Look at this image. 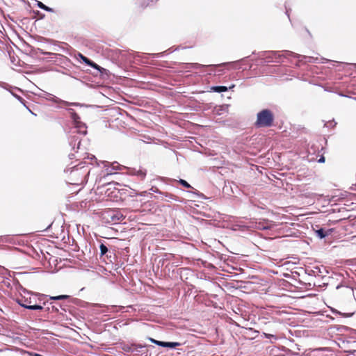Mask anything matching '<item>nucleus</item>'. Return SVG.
<instances>
[{"label": "nucleus", "instance_id": "4468645a", "mask_svg": "<svg viewBox=\"0 0 356 356\" xmlns=\"http://www.w3.org/2000/svg\"><path fill=\"white\" fill-rule=\"evenodd\" d=\"M120 169V165L118 163H113L111 166L106 169V175H112L116 174V170Z\"/></svg>", "mask_w": 356, "mask_h": 356}, {"label": "nucleus", "instance_id": "ddd939ff", "mask_svg": "<svg viewBox=\"0 0 356 356\" xmlns=\"http://www.w3.org/2000/svg\"><path fill=\"white\" fill-rule=\"evenodd\" d=\"M145 347V345L142 344H131V346H128L124 348V350L127 352H136L140 353V350Z\"/></svg>", "mask_w": 356, "mask_h": 356}, {"label": "nucleus", "instance_id": "cd10ccee", "mask_svg": "<svg viewBox=\"0 0 356 356\" xmlns=\"http://www.w3.org/2000/svg\"><path fill=\"white\" fill-rule=\"evenodd\" d=\"M152 192L154 193H159L160 195H164V193L163 192H161L157 188H154V187H152L151 189H150Z\"/></svg>", "mask_w": 356, "mask_h": 356}, {"label": "nucleus", "instance_id": "2eb2a0df", "mask_svg": "<svg viewBox=\"0 0 356 356\" xmlns=\"http://www.w3.org/2000/svg\"><path fill=\"white\" fill-rule=\"evenodd\" d=\"M234 86H235V85H234V84H232L229 88H227V86H212L211 88V89L212 91H213L215 92L220 93V92H226L228 90V89H232V88H234Z\"/></svg>", "mask_w": 356, "mask_h": 356}, {"label": "nucleus", "instance_id": "f3484780", "mask_svg": "<svg viewBox=\"0 0 356 356\" xmlns=\"http://www.w3.org/2000/svg\"><path fill=\"white\" fill-rule=\"evenodd\" d=\"M35 1H36V5L39 8L44 10L45 11L49 12V13L54 12L53 8L44 5L42 2L40 1H37V0Z\"/></svg>", "mask_w": 356, "mask_h": 356}, {"label": "nucleus", "instance_id": "0eeeda50", "mask_svg": "<svg viewBox=\"0 0 356 356\" xmlns=\"http://www.w3.org/2000/svg\"><path fill=\"white\" fill-rule=\"evenodd\" d=\"M46 301L47 302L46 305L44 306V309L42 310H44L45 312H47V313H54H54H58L60 315L64 316V314L67 311V309H66L67 305H66L57 303V302H55V303L49 302V303L47 298H46Z\"/></svg>", "mask_w": 356, "mask_h": 356}, {"label": "nucleus", "instance_id": "393cba45", "mask_svg": "<svg viewBox=\"0 0 356 356\" xmlns=\"http://www.w3.org/2000/svg\"><path fill=\"white\" fill-rule=\"evenodd\" d=\"M178 182L181 185L183 186L184 187L186 188H192V186H191L190 184H188L186 180L184 179H180Z\"/></svg>", "mask_w": 356, "mask_h": 356}, {"label": "nucleus", "instance_id": "423d86ee", "mask_svg": "<svg viewBox=\"0 0 356 356\" xmlns=\"http://www.w3.org/2000/svg\"><path fill=\"white\" fill-rule=\"evenodd\" d=\"M286 52V50L284 51H265L263 56L267 60V62L280 63L283 61L282 58L293 57L288 55Z\"/></svg>", "mask_w": 356, "mask_h": 356}, {"label": "nucleus", "instance_id": "20e7f679", "mask_svg": "<svg viewBox=\"0 0 356 356\" xmlns=\"http://www.w3.org/2000/svg\"><path fill=\"white\" fill-rule=\"evenodd\" d=\"M275 116L273 111L266 108L260 111L257 114V120L254 123L256 127H270L273 125Z\"/></svg>", "mask_w": 356, "mask_h": 356}, {"label": "nucleus", "instance_id": "c756f323", "mask_svg": "<svg viewBox=\"0 0 356 356\" xmlns=\"http://www.w3.org/2000/svg\"><path fill=\"white\" fill-rule=\"evenodd\" d=\"M38 51L42 54V55H50V54H52L50 52H47V51H44V50L41 49H38Z\"/></svg>", "mask_w": 356, "mask_h": 356}, {"label": "nucleus", "instance_id": "c9c22d12", "mask_svg": "<svg viewBox=\"0 0 356 356\" xmlns=\"http://www.w3.org/2000/svg\"><path fill=\"white\" fill-rule=\"evenodd\" d=\"M346 290H348L350 293H353V290L352 288H349L348 286H346L345 287Z\"/></svg>", "mask_w": 356, "mask_h": 356}, {"label": "nucleus", "instance_id": "f03ea898", "mask_svg": "<svg viewBox=\"0 0 356 356\" xmlns=\"http://www.w3.org/2000/svg\"><path fill=\"white\" fill-rule=\"evenodd\" d=\"M90 163L87 161H80L78 164L67 167L65 172L69 173L74 184H79L87 181V177L90 173Z\"/></svg>", "mask_w": 356, "mask_h": 356}, {"label": "nucleus", "instance_id": "bb28decb", "mask_svg": "<svg viewBox=\"0 0 356 356\" xmlns=\"http://www.w3.org/2000/svg\"><path fill=\"white\" fill-rule=\"evenodd\" d=\"M228 108H229V105L224 104L220 106V108L219 109V111H220L222 112H227Z\"/></svg>", "mask_w": 356, "mask_h": 356}, {"label": "nucleus", "instance_id": "b1692460", "mask_svg": "<svg viewBox=\"0 0 356 356\" xmlns=\"http://www.w3.org/2000/svg\"><path fill=\"white\" fill-rule=\"evenodd\" d=\"M91 67L95 69V70H97L99 72H100L101 73H102L103 71H106V70L102 67H100L99 65H98L97 63H95V62H92L90 66Z\"/></svg>", "mask_w": 356, "mask_h": 356}, {"label": "nucleus", "instance_id": "6ab92c4d", "mask_svg": "<svg viewBox=\"0 0 356 356\" xmlns=\"http://www.w3.org/2000/svg\"><path fill=\"white\" fill-rule=\"evenodd\" d=\"M49 300H63L70 298V296L68 295H60L56 296H48Z\"/></svg>", "mask_w": 356, "mask_h": 356}, {"label": "nucleus", "instance_id": "2f4dec72", "mask_svg": "<svg viewBox=\"0 0 356 356\" xmlns=\"http://www.w3.org/2000/svg\"><path fill=\"white\" fill-rule=\"evenodd\" d=\"M92 60L87 58V59L84 60V63H86L87 65L90 66Z\"/></svg>", "mask_w": 356, "mask_h": 356}, {"label": "nucleus", "instance_id": "4c0bfd02", "mask_svg": "<svg viewBox=\"0 0 356 356\" xmlns=\"http://www.w3.org/2000/svg\"><path fill=\"white\" fill-rule=\"evenodd\" d=\"M32 355H33V356H43V355H40V354H39V353H33V354H32Z\"/></svg>", "mask_w": 356, "mask_h": 356}, {"label": "nucleus", "instance_id": "c03bdc74", "mask_svg": "<svg viewBox=\"0 0 356 356\" xmlns=\"http://www.w3.org/2000/svg\"><path fill=\"white\" fill-rule=\"evenodd\" d=\"M29 111L31 113V114H33V115H35V113H33V112H32L31 110H29Z\"/></svg>", "mask_w": 356, "mask_h": 356}, {"label": "nucleus", "instance_id": "f704fd0d", "mask_svg": "<svg viewBox=\"0 0 356 356\" xmlns=\"http://www.w3.org/2000/svg\"><path fill=\"white\" fill-rule=\"evenodd\" d=\"M318 163H324L325 162V157L324 156H321L319 159H318Z\"/></svg>", "mask_w": 356, "mask_h": 356}, {"label": "nucleus", "instance_id": "37998d69", "mask_svg": "<svg viewBox=\"0 0 356 356\" xmlns=\"http://www.w3.org/2000/svg\"><path fill=\"white\" fill-rule=\"evenodd\" d=\"M336 124H337V122H333V125L332 126H335Z\"/></svg>", "mask_w": 356, "mask_h": 356}, {"label": "nucleus", "instance_id": "a18cd8bd", "mask_svg": "<svg viewBox=\"0 0 356 356\" xmlns=\"http://www.w3.org/2000/svg\"><path fill=\"white\" fill-rule=\"evenodd\" d=\"M2 351H3V350L0 349V352H2Z\"/></svg>", "mask_w": 356, "mask_h": 356}, {"label": "nucleus", "instance_id": "f257e3e1", "mask_svg": "<svg viewBox=\"0 0 356 356\" xmlns=\"http://www.w3.org/2000/svg\"><path fill=\"white\" fill-rule=\"evenodd\" d=\"M70 118L72 120V127L70 130L69 144L73 150L78 149L81 144L79 135L85 136L87 134V126L81 121L80 117L73 108H67Z\"/></svg>", "mask_w": 356, "mask_h": 356}, {"label": "nucleus", "instance_id": "dca6fc26", "mask_svg": "<svg viewBox=\"0 0 356 356\" xmlns=\"http://www.w3.org/2000/svg\"><path fill=\"white\" fill-rule=\"evenodd\" d=\"M181 345L179 342L163 341L161 343V347L175 348Z\"/></svg>", "mask_w": 356, "mask_h": 356}, {"label": "nucleus", "instance_id": "72a5a7b5", "mask_svg": "<svg viewBox=\"0 0 356 356\" xmlns=\"http://www.w3.org/2000/svg\"><path fill=\"white\" fill-rule=\"evenodd\" d=\"M14 96L22 103H23V102H24V99L22 97H21L20 96L17 95H14Z\"/></svg>", "mask_w": 356, "mask_h": 356}, {"label": "nucleus", "instance_id": "a211bd4d", "mask_svg": "<svg viewBox=\"0 0 356 356\" xmlns=\"http://www.w3.org/2000/svg\"><path fill=\"white\" fill-rule=\"evenodd\" d=\"M158 0H140V5L143 8H146L154 4Z\"/></svg>", "mask_w": 356, "mask_h": 356}, {"label": "nucleus", "instance_id": "6e6552de", "mask_svg": "<svg viewBox=\"0 0 356 356\" xmlns=\"http://www.w3.org/2000/svg\"><path fill=\"white\" fill-rule=\"evenodd\" d=\"M288 55L292 56L293 58L298 59V63L297 65H300L301 63H318L319 58L318 57H313V56H303L300 55L296 53H294L291 51H286V52Z\"/></svg>", "mask_w": 356, "mask_h": 356}, {"label": "nucleus", "instance_id": "5701e85b", "mask_svg": "<svg viewBox=\"0 0 356 356\" xmlns=\"http://www.w3.org/2000/svg\"><path fill=\"white\" fill-rule=\"evenodd\" d=\"M263 335L266 339H270L271 341H273V340L276 341L277 339V337L275 334L263 332Z\"/></svg>", "mask_w": 356, "mask_h": 356}, {"label": "nucleus", "instance_id": "79ce46f5", "mask_svg": "<svg viewBox=\"0 0 356 356\" xmlns=\"http://www.w3.org/2000/svg\"><path fill=\"white\" fill-rule=\"evenodd\" d=\"M341 287H343V286H341V285H338V286H337V289H340Z\"/></svg>", "mask_w": 356, "mask_h": 356}, {"label": "nucleus", "instance_id": "a19ab883", "mask_svg": "<svg viewBox=\"0 0 356 356\" xmlns=\"http://www.w3.org/2000/svg\"><path fill=\"white\" fill-rule=\"evenodd\" d=\"M353 315V314H346L345 316L346 317H350Z\"/></svg>", "mask_w": 356, "mask_h": 356}, {"label": "nucleus", "instance_id": "473e14b6", "mask_svg": "<svg viewBox=\"0 0 356 356\" xmlns=\"http://www.w3.org/2000/svg\"><path fill=\"white\" fill-rule=\"evenodd\" d=\"M183 68L186 70H188L190 69H192L190 65H188V63H184L183 64Z\"/></svg>", "mask_w": 356, "mask_h": 356}, {"label": "nucleus", "instance_id": "f8f14e48", "mask_svg": "<svg viewBox=\"0 0 356 356\" xmlns=\"http://www.w3.org/2000/svg\"><path fill=\"white\" fill-rule=\"evenodd\" d=\"M229 63H223L220 64V65H205L199 64V63H188V65H190V67L192 69H200V68L204 67H221L222 65H229Z\"/></svg>", "mask_w": 356, "mask_h": 356}, {"label": "nucleus", "instance_id": "7c9ffc66", "mask_svg": "<svg viewBox=\"0 0 356 356\" xmlns=\"http://www.w3.org/2000/svg\"><path fill=\"white\" fill-rule=\"evenodd\" d=\"M78 56L80 58V59L84 63V60L87 59V57L83 56L82 54L79 53Z\"/></svg>", "mask_w": 356, "mask_h": 356}, {"label": "nucleus", "instance_id": "c85d7f7f", "mask_svg": "<svg viewBox=\"0 0 356 356\" xmlns=\"http://www.w3.org/2000/svg\"><path fill=\"white\" fill-rule=\"evenodd\" d=\"M328 62H334V61H333V60H328V59L325 58H321L318 60V63H328Z\"/></svg>", "mask_w": 356, "mask_h": 356}, {"label": "nucleus", "instance_id": "ea45409f", "mask_svg": "<svg viewBox=\"0 0 356 356\" xmlns=\"http://www.w3.org/2000/svg\"><path fill=\"white\" fill-rule=\"evenodd\" d=\"M289 10L286 8V14L288 15V17H289Z\"/></svg>", "mask_w": 356, "mask_h": 356}, {"label": "nucleus", "instance_id": "9b49d317", "mask_svg": "<svg viewBox=\"0 0 356 356\" xmlns=\"http://www.w3.org/2000/svg\"><path fill=\"white\" fill-rule=\"evenodd\" d=\"M129 174L136 175L140 179H143L146 177L147 170L142 168H140L139 169L131 168L129 169Z\"/></svg>", "mask_w": 356, "mask_h": 356}, {"label": "nucleus", "instance_id": "58836bf2", "mask_svg": "<svg viewBox=\"0 0 356 356\" xmlns=\"http://www.w3.org/2000/svg\"><path fill=\"white\" fill-rule=\"evenodd\" d=\"M73 156H74V154H69V157L70 159H73Z\"/></svg>", "mask_w": 356, "mask_h": 356}, {"label": "nucleus", "instance_id": "412c9836", "mask_svg": "<svg viewBox=\"0 0 356 356\" xmlns=\"http://www.w3.org/2000/svg\"><path fill=\"white\" fill-rule=\"evenodd\" d=\"M256 227L261 230H267L270 229V226L265 225L264 222H259L258 223L257 222Z\"/></svg>", "mask_w": 356, "mask_h": 356}, {"label": "nucleus", "instance_id": "9d476101", "mask_svg": "<svg viewBox=\"0 0 356 356\" xmlns=\"http://www.w3.org/2000/svg\"><path fill=\"white\" fill-rule=\"evenodd\" d=\"M332 229H325L323 227L314 229L316 236L321 239H323L327 236L328 235H330L332 232Z\"/></svg>", "mask_w": 356, "mask_h": 356}, {"label": "nucleus", "instance_id": "39448f33", "mask_svg": "<svg viewBox=\"0 0 356 356\" xmlns=\"http://www.w3.org/2000/svg\"><path fill=\"white\" fill-rule=\"evenodd\" d=\"M102 220L105 223L115 225L124 219V216L120 210L106 209L102 215Z\"/></svg>", "mask_w": 356, "mask_h": 356}, {"label": "nucleus", "instance_id": "e433bc0d", "mask_svg": "<svg viewBox=\"0 0 356 356\" xmlns=\"http://www.w3.org/2000/svg\"><path fill=\"white\" fill-rule=\"evenodd\" d=\"M218 74H222L224 73V70L220 69L218 70Z\"/></svg>", "mask_w": 356, "mask_h": 356}, {"label": "nucleus", "instance_id": "7ed1b4c3", "mask_svg": "<svg viewBox=\"0 0 356 356\" xmlns=\"http://www.w3.org/2000/svg\"><path fill=\"white\" fill-rule=\"evenodd\" d=\"M48 296L44 294H35L32 297L17 298L16 302L21 307L29 310H42L46 305V298Z\"/></svg>", "mask_w": 356, "mask_h": 356}, {"label": "nucleus", "instance_id": "a878e982", "mask_svg": "<svg viewBox=\"0 0 356 356\" xmlns=\"http://www.w3.org/2000/svg\"><path fill=\"white\" fill-rule=\"evenodd\" d=\"M149 340L152 343H154V344H156V345H157V346H161V343L163 342V341H158V340H156V339H152V338H149Z\"/></svg>", "mask_w": 356, "mask_h": 356}, {"label": "nucleus", "instance_id": "aec40b11", "mask_svg": "<svg viewBox=\"0 0 356 356\" xmlns=\"http://www.w3.org/2000/svg\"><path fill=\"white\" fill-rule=\"evenodd\" d=\"M175 196L171 193H164V195H162L161 198V200H165L167 202H170V200H175Z\"/></svg>", "mask_w": 356, "mask_h": 356}, {"label": "nucleus", "instance_id": "4be33fe9", "mask_svg": "<svg viewBox=\"0 0 356 356\" xmlns=\"http://www.w3.org/2000/svg\"><path fill=\"white\" fill-rule=\"evenodd\" d=\"M99 250H100V257H103L108 252L107 246L102 243L99 245Z\"/></svg>", "mask_w": 356, "mask_h": 356}, {"label": "nucleus", "instance_id": "1a4fd4ad", "mask_svg": "<svg viewBox=\"0 0 356 356\" xmlns=\"http://www.w3.org/2000/svg\"><path fill=\"white\" fill-rule=\"evenodd\" d=\"M44 97L49 100V101H51L52 102H54V103H56V104H61L63 106H81V104L79 103H76V102H67V101H64L50 93H48V92H45L44 94Z\"/></svg>", "mask_w": 356, "mask_h": 356}]
</instances>
